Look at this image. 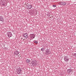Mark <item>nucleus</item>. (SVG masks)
<instances>
[{
  "label": "nucleus",
  "instance_id": "5",
  "mask_svg": "<svg viewBox=\"0 0 76 76\" xmlns=\"http://www.w3.org/2000/svg\"><path fill=\"white\" fill-rule=\"evenodd\" d=\"M21 69L20 68H18L16 69V72L18 74L20 73V72H21Z\"/></svg>",
  "mask_w": 76,
  "mask_h": 76
},
{
  "label": "nucleus",
  "instance_id": "1",
  "mask_svg": "<svg viewBox=\"0 0 76 76\" xmlns=\"http://www.w3.org/2000/svg\"><path fill=\"white\" fill-rule=\"evenodd\" d=\"M31 64L33 66H36L37 65V62L36 60H33L32 61Z\"/></svg>",
  "mask_w": 76,
  "mask_h": 76
},
{
  "label": "nucleus",
  "instance_id": "13",
  "mask_svg": "<svg viewBox=\"0 0 76 76\" xmlns=\"http://www.w3.org/2000/svg\"><path fill=\"white\" fill-rule=\"evenodd\" d=\"M2 2L3 3V4H2L3 5H4V3H5V2H6V1L4 0H3L2 1Z\"/></svg>",
  "mask_w": 76,
  "mask_h": 76
},
{
  "label": "nucleus",
  "instance_id": "18",
  "mask_svg": "<svg viewBox=\"0 0 76 76\" xmlns=\"http://www.w3.org/2000/svg\"><path fill=\"white\" fill-rule=\"evenodd\" d=\"M74 55L75 57H76V53H74Z\"/></svg>",
  "mask_w": 76,
  "mask_h": 76
},
{
  "label": "nucleus",
  "instance_id": "6",
  "mask_svg": "<svg viewBox=\"0 0 76 76\" xmlns=\"http://www.w3.org/2000/svg\"><path fill=\"white\" fill-rule=\"evenodd\" d=\"M0 20L3 22L4 21V18H3L1 16H0Z\"/></svg>",
  "mask_w": 76,
  "mask_h": 76
},
{
  "label": "nucleus",
  "instance_id": "11",
  "mask_svg": "<svg viewBox=\"0 0 76 76\" xmlns=\"http://www.w3.org/2000/svg\"><path fill=\"white\" fill-rule=\"evenodd\" d=\"M23 35L25 38H28V34L25 33L23 34Z\"/></svg>",
  "mask_w": 76,
  "mask_h": 76
},
{
  "label": "nucleus",
  "instance_id": "15",
  "mask_svg": "<svg viewBox=\"0 0 76 76\" xmlns=\"http://www.w3.org/2000/svg\"><path fill=\"white\" fill-rule=\"evenodd\" d=\"M64 60L65 61H69V60L68 59H66L64 58Z\"/></svg>",
  "mask_w": 76,
  "mask_h": 76
},
{
  "label": "nucleus",
  "instance_id": "4",
  "mask_svg": "<svg viewBox=\"0 0 76 76\" xmlns=\"http://www.w3.org/2000/svg\"><path fill=\"white\" fill-rule=\"evenodd\" d=\"M26 7L27 9H31L32 7V6L31 5L28 4L27 5Z\"/></svg>",
  "mask_w": 76,
  "mask_h": 76
},
{
  "label": "nucleus",
  "instance_id": "16",
  "mask_svg": "<svg viewBox=\"0 0 76 76\" xmlns=\"http://www.w3.org/2000/svg\"><path fill=\"white\" fill-rule=\"evenodd\" d=\"M53 7H56V5H53Z\"/></svg>",
  "mask_w": 76,
  "mask_h": 76
},
{
  "label": "nucleus",
  "instance_id": "3",
  "mask_svg": "<svg viewBox=\"0 0 76 76\" xmlns=\"http://www.w3.org/2000/svg\"><path fill=\"white\" fill-rule=\"evenodd\" d=\"M7 34L8 37L9 38L11 37H12V33H11V32H7Z\"/></svg>",
  "mask_w": 76,
  "mask_h": 76
},
{
  "label": "nucleus",
  "instance_id": "8",
  "mask_svg": "<svg viewBox=\"0 0 76 76\" xmlns=\"http://www.w3.org/2000/svg\"><path fill=\"white\" fill-rule=\"evenodd\" d=\"M35 35L34 34H32L30 35V37L31 38H32V39L35 38Z\"/></svg>",
  "mask_w": 76,
  "mask_h": 76
},
{
  "label": "nucleus",
  "instance_id": "17",
  "mask_svg": "<svg viewBox=\"0 0 76 76\" xmlns=\"http://www.w3.org/2000/svg\"><path fill=\"white\" fill-rule=\"evenodd\" d=\"M34 42L35 43H36V44H38V42L35 41Z\"/></svg>",
  "mask_w": 76,
  "mask_h": 76
},
{
  "label": "nucleus",
  "instance_id": "10",
  "mask_svg": "<svg viewBox=\"0 0 76 76\" xmlns=\"http://www.w3.org/2000/svg\"><path fill=\"white\" fill-rule=\"evenodd\" d=\"M15 55L16 56H18V54L19 53V52L17 51H15L14 52Z\"/></svg>",
  "mask_w": 76,
  "mask_h": 76
},
{
  "label": "nucleus",
  "instance_id": "12",
  "mask_svg": "<svg viewBox=\"0 0 76 76\" xmlns=\"http://www.w3.org/2000/svg\"><path fill=\"white\" fill-rule=\"evenodd\" d=\"M26 62L27 63H29L30 62V60L29 59H27L26 60Z\"/></svg>",
  "mask_w": 76,
  "mask_h": 76
},
{
  "label": "nucleus",
  "instance_id": "9",
  "mask_svg": "<svg viewBox=\"0 0 76 76\" xmlns=\"http://www.w3.org/2000/svg\"><path fill=\"white\" fill-rule=\"evenodd\" d=\"M46 54H50V50H47L46 51Z\"/></svg>",
  "mask_w": 76,
  "mask_h": 76
},
{
  "label": "nucleus",
  "instance_id": "2",
  "mask_svg": "<svg viewBox=\"0 0 76 76\" xmlns=\"http://www.w3.org/2000/svg\"><path fill=\"white\" fill-rule=\"evenodd\" d=\"M58 4H59L60 5H62V6H65V5H66V3L63 2H60L58 3Z\"/></svg>",
  "mask_w": 76,
  "mask_h": 76
},
{
  "label": "nucleus",
  "instance_id": "14",
  "mask_svg": "<svg viewBox=\"0 0 76 76\" xmlns=\"http://www.w3.org/2000/svg\"><path fill=\"white\" fill-rule=\"evenodd\" d=\"M41 50H42V51H44V48H42V49H41Z\"/></svg>",
  "mask_w": 76,
  "mask_h": 76
},
{
  "label": "nucleus",
  "instance_id": "7",
  "mask_svg": "<svg viewBox=\"0 0 76 76\" xmlns=\"http://www.w3.org/2000/svg\"><path fill=\"white\" fill-rule=\"evenodd\" d=\"M67 72L69 74H72V70L71 69H69L67 70Z\"/></svg>",
  "mask_w": 76,
  "mask_h": 76
}]
</instances>
